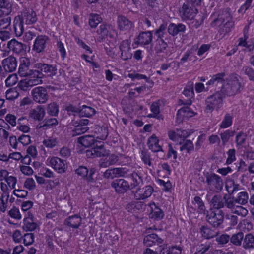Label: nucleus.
Segmentation results:
<instances>
[{
	"mask_svg": "<svg viewBox=\"0 0 254 254\" xmlns=\"http://www.w3.org/2000/svg\"><path fill=\"white\" fill-rule=\"evenodd\" d=\"M241 83L239 81V77L236 74L230 76L229 78L221 87L220 92L223 94L233 96L239 93L241 91Z\"/></svg>",
	"mask_w": 254,
	"mask_h": 254,
	"instance_id": "obj_1",
	"label": "nucleus"
},
{
	"mask_svg": "<svg viewBox=\"0 0 254 254\" xmlns=\"http://www.w3.org/2000/svg\"><path fill=\"white\" fill-rule=\"evenodd\" d=\"M210 203L214 209L218 211L225 208L232 209L233 201L227 194L223 196L220 194H215L212 197Z\"/></svg>",
	"mask_w": 254,
	"mask_h": 254,
	"instance_id": "obj_2",
	"label": "nucleus"
},
{
	"mask_svg": "<svg viewBox=\"0 0 254 254\" xmlns=\"http://www.w3.org/2000/svg\"><path fill=\"white\" fill-rule=\"evenodd\" d=\"M224 96L220 91H217L208 97L205 100V111L212 112L214 109L218 110L223 104Z\"/></svg>",
	"mask_w": 254,
	"mask_h": 254,
	"instance_id": "obj_3",
	"label": "nucleus"
},
{
	"mask_svg": "<svg viewBox=\"0 0 254 254\" xmlns=\"http://www.w3.org/2000/svg\"><path fill=\"white\" fill-rule=\"evenodd\" d=\"M205 177L206 182L210 190L216 193H219L222 191L223 181L220 176L214 173H207Z\"/></svg>",
	"mask_w": 254,
	"mask_h": 254,
	"instance_id": "obj_4",
	"label": "nucleus"
},
{
	"mask_svg": "<svg viewBox=\"0 0 254 254\" xmlns=\"http://www.w3.org/2000/svg\"><path fill=\"white\" fill-rule=\"evenodd\" d=\"M224 212L223 210H214L210 209L207 211L206 220L214 228H218L224 221Z\"/></svg>",
	"mask_w": 254,
	"mask_h": 254,
	"instance_id": "obj_5",
	"label": "nucleus"
},
{
	"mask_svg": "<svg viewBox=\"0 0 254 254\" xmlns=\"http://www.w3.org/2000/svg\"><path fill=\"white\" fill-rule=\"evenodd\" d=\"M34 67L41 70L43 77H53L57 73V66L55 64L38 63L34 64Z\"/></svg>",
	"mask_w": 254,
	"mask_h": 254,
	"instance_id": "obj_6",
	"label": "nucleus"
},
{
	"mask_svg": "<svg viewBox=\"0 0 254 254\" xmlns=\"http://www.w3.org/2000/svg\"><path fill=\"white\" fill-rule=\"evenodd\" d=\"M229 10V8H226L221 9L218 12L217 15L221 19L222 21L224 22L225 21H226V22L220 28L221 32L223 34L230 32L231 28L233 26V23L230 21L231 17Z\"/></svg>",
	"mask_w": 254,
	"mask_h": 254,
	"instance_id": "obj_7",
	"label": "nucleus"
},
{
	"mask_svg": "<svg viewBox=\"0 0 254 254\" xmlns=\"http://www.w3.org/2000/svg\"><path fill=\"white\" fill-rule=\"evenodd\" d=\"M33 99L37 103H45L49 99L48 92L46 88L42 86L35 87L31 92Z\"/></svg>",
	"mask_w": 254,
	"mask_h": 254,
	"instance_id": "obj_8",
	"label": "nucleus"
},
{
	"mask_svg": "<svg viewBox=\"0 0 254 254\" xmlns=\"http://www.w3.org/2000/svg\"><path fill=\"white\" fill-rule=\"evenodd\" d=\"M98 143H96V145H93L94 147L90 149L86 150V154L88 158L106 157L109 155V151L105 148L104 145H98Z\"/></svg>",
	"mask_w": 254,
	"mask_h": 254,
	"instance_id": "obj_9",
	"label": "nucleus"
},
{
	"mask_svg": "<svg viewBox=\"0 0 254 254\" xmlns=\"http://www.w3.org/2000/svg\"><path fill=\"white\" fill-rule=\"evenodd\" d=\"M111 185L118 194H124L130 189L129 183L123 179H117L113 181Z\"/></svg>",
	"mask_w": 254,
	"mask_h": 254,
	"instance_id": "obj_10",
	"label": "nucleus"
},
{
	"mask_svg": "<svg viewBox=\"0 0 254 254\" xmlns=\"http://www.w3.org/2000/svg\"><path fill=\"white\" fill-rule=\"evenodd\" d=\"M18 17L26 25H32L37 20L36 12L31 8L25 9Z\"/></svg>",
	"mask_w": 254,
	"mask_h": 254,
	"instance_id": "obj_11",
	"label": "nucleus"
},
{
	"mask_svg": "<svg viewBox=\"0 0 254 254\" xmlns=\"http://www.w3.org/2000/svg\"><path fill=\"white\" fill-rule=\"evenodd\" d=\"M154 191V188L151 185L139 187L134 192V197L136 200H144L151 196Z\"/></svg>",
	"mask_w": 254,
	"mask_h": 254,
	"instance_id": "obj_12",
	"label": "nucleus"
},
{
	"mask_svg": "<svg viewBox=\"0 0 254 254\" xmlns=\"http://www.w3.org/2000/svg\"><path fill=\"white\" fill-rule=\"evenodd\" d=\"M96 172L95 168H91L89 170L85 166H80L75 170V173L82 178L88 182H94L93 175Z\"/></svg>",
	"mask_w": 254,
	"mask_h": 254,
	"instance_id": "obj_13",
	"label": "nucleus"
},
{
	"mask_svg": "<svg viewBox=\"0 0 254 254\" xmlns=\"http://www.w3.org/2000/svg\"><path fill=\"white\" fill-rule=\"evenodd\" d=\"M194 6L184 3L180 12L181 16L184 20L192 19L197 13V9Z\"/></svg>",
	"mask_w": 254,
	"mask_h": 254,
	"instance_id": "obj_14",
	"label": "nucleus"
},
{
	"mask_svg": "<svg viewBox=\"0 0 254 254\" xmlns=\"http://www.w3.org/2000/svg\"><path fill=\"white\" fill-rule=\"evenodd\" d=\"M183 95L188 99L187 100L180 99L179 101V104L185 105H191L192 103L191 98L194 96L193 83L190 82L188 83L183 92Z\"/></svg>",
	"mask_w": 254,
	"mask_h": 254,
	"instance_id": "obj_15",
	"label": "nucleus"
},
{
	"mask_svg": "<svg viewBox=\"0 0 254 254\" xmlns=\"http://www.w3.org/2000/svg\"><path fill=\"white\" fill-rule=\"evenodd\" d=\"M49 41V38L47 36L38 35L35 40L33 50L38 53L44 51Z\"/></svg>",
	"mask_w": 254,
	"mask_h": 254,
	"instance_id": "obj_16",
	"label": "nucleus"
},
{
	"mask_svg": "<svg viewBox=\"0 0 254 254\" xmlns=\"http://www.w3.org/2000/svg\"><path fill=\"white\" fill-rule=\"evenodd\" d=\"M3 68L6 72H12L16 70L17 61L15 57L9 56L2 61Z\"/></svg>",
	"mask_w": 254,
	"mask_h": 254,
	"instance_id": "obj_17",
	"label": "nucleus"
},
{
	"mask_svg": "<svg viewBox=\"0 0 254 254\" xmlns=\"http://www.w3.org/2000/svg\"><path fill=\"white\" fill-rule=\"evenodd\" d=\"M7 47L10 51L16 54H20L24 52L27 48L25 44L19 42L15 39H12L8 42Z\"/></svg>",
	"mask_w": 254,
	"mask_h": 254,
	"instance_id": "obj_18",
	"label": "nucleus"
},
{
	"mask_svg": "<svg viewBox=\"0 0 254 254\" xmlns=\"http://www.w3.org/2000/svg\"><path fill=\"white\" fill-rule=\"evenodd\" d=\"M49 163L52 167L59 173L65 172L67 168V166L64 163V161L58 157H51Z\"/></svg>",
	"mask_w": 254,
	"mask_h": 254,
	"instance_id": "obj_19",
	"label": "nucleus"
},
{
	"mask_svg": "<svg viewBox=\"0 0 254 254\" xmlns=\"http://www.w3.org/2000/svg\"><path fill=\"white\" fill-rule=\"evenodd\" d=\"M159 140L158 138L155 135L152 134L147 140V145L150 150L154 152H161L162 157L164 156V151L163 150L161 145L159 144Z\"/></svg>",
	"mask_w": 254,
	"mask_h": 254,
	"instance_id": "obj_20",
	"label": "nucleus"
},
{
	"mask_svg": "<svg viewBox=\"0 0 254 254\" xmlns=\"http://www.w3.org/2000/svg\"><path fill=\"white\" fill-rule=\"evenodd\" d=\"M117 23L118 29L122 31L128 30L133 26V23L129 19L122 15L118 16Z\"/></svg>",
	"mask_w": 254,
	"mask_h": 254,
	"instance_id": "obj_21",
	"label": "nucleus"
},
{
	"mask_svg": "<svg viewBox=\"0 0 254 254\" xmlns=\"http://www.w3.org/2000/svg\"><path fill=\"white\" fill-rule=\"evenodd\" d=\"M225 76L224 72H221L214 75L207 82L206 85L212 87H218V88L223 86L224 84V78Z\"/></svg>",
	"mask_w": 254,
	"mask_h": 254,
	"instance_id": "obj_22",
	"label": "nucleus"
},
{
	"mask_svg": "<svg viewBox=\"0 0 254 254\" xmlns=\"http://www.w3.org/2000/svg\"><path fill=\"white\" fill-rule=\"evenodd\" d=\"M195 114L188 106L183 107L178 110L176 115V120L178 123H180L184 118H190Z\"/></svg>",
	"mask_w": 254,
	"mask_h": 254,
	"instance_id": "obj_23",
	"label": "nucleus"
},
{
	"mask_svg": "<svg viewBox=\"0 0 254 254\" xmlns=\"http://www.w3.org/2000/svg\"><path fill=\"white\" fill-rule=\"evenodd\" d=\"M119 157L115 154L107 155L105 158H102L99 162V166L101 168H106L118 163Z\"/></svg>",
	"mask_w": 254,
	"mask_h": 254,
	"instance_id": "obj_24",
	"label": "nucleus"
},
{
	"mask_svg": "<svg viewBox=\"0 0 254 254\" xmlns=\"http://www.w3.org/2000/svg\"><path fill=\"white\" fill-rule=\"evenodd\" d=\"M186 30V26L181 23L177 24L171 23L169 24L167 29L168 33L172 36L184 33Z\"/></svg>",
	"mask_w": 254,
	"mask_h": 254,
	"instance_id": "obj_25",
	"label": "nucleus"
},
{
	"mask_svg": "<svg viewBox=\"0 0 254 254\" xmlns=\"http://www.w3.org/2000/svg\"><path fill=\"white\" fill-rule=\"evenodd\" d=\"M130 47L127 41H123L120 46L121 58L124 61L131 59L132 54L130 52Z\"/></svg>",
	"mask_w": 254,
	"mask_h": 254,
	"instance_id": "obj_26",
	"label": "nucleus"
},
{
	"mask_svg": "<svg viewBox=\"0 0 254 254\" xmlns=\"http://www.w3.org/2000/svg\"><path fill=\"white\" fill-rule=\"evenodd\" d=\"M143 243L146 247H151L157 244L159 245L163 243V240L154 233L146 235L143 239Z\"/></svg>",
	"mask_w": 254,
	"mask_h": 254,
	"instance_id": "obj_27",
	"label": "nucleus"
},
{
	"mask_svg": "<svg viewBox=\"0 0 254 254\" xmlns=\"http://www.w3.org/2000/svg\"><path fill=\"white\" fill-rule=\"evenodd\" d=\"M97 32L101 35L102 38H105L107 36L113 38L114 33L116 34V30L113 29L111 25L109 24H101L100 29L97 31Z\"/></svg>",
	"mask_w": 254,
	"mask_h": 254,
	"instance_id": "obj_28",
	"label": "nucleus"
},
{
	"mask_svg": "<svg viewBox=\"0 0 254 254\" xmlns=\"http://www.w3.org/2000/svg\"><path fill=\"white\" fill-rule=\"evenodd\" d=\"M30 62L28 58H24L20 61V64L18 68V73L21 77H27L28 73L30 72Z\"/></svg>",
	"mask_w": 254,
	"mask_h": 254,
	"instance_id": "obj_29",
	"label": "nucleus"
},
{
	"mask_svg": "<svg viewBox=\"0 0 254 254\" xmlns=\"http://www.w3.org/2000/svg\"><path fill=\"white\" fill-rule=\"evenodd\" d=\"M82 218L78 215H74L68 217L64 220V224L73 228H78L81 225Z\"/></svg>",
	"mask_w": 254,
	"mask_h": 254,
	"instance_id": "obj_30",
	"label": "nucleus"
},
{
	"mask_svg": "<svg viewBox=\"0 0 254 254\" xmlns=\"http://www.w3.org/2000/svg\"><path fill=\"white\" fill-rule=\"evenodd\" d=\"M45 114L44 108L41 105L37 106L36 108L30 110L29 113L30 117L36 120H42Z\"/></svg>",
	"mask_w": 254,
	"mask_h": 254,
	"instance_id": "obj_31",
	"label": "nucleus"
},
{
	"mask_svg": "<svg viewBox=\"0 0 254 254\" xmlns=\"http://www.w3.org/2000/svg\"><path fill=\"white\" fill-rule=\"evenodd\" d=\"M200 232L202 237L206 239H210L216 237L218 232L215 229H212L208 226L203 225L200 228Z\"/></svg>",
	"mask_w": 254,
	"mask_h": 254,
	"instance_id": "obj_32",
	"label": "nucleus"
},
{
	"mask_svg": "<svg viewBox=\"0 0 254 254\" xmlns=\"http://www.w3.org/2000/svg\"><path fill=\"white\" fill-rule=\"evenodd\" d=\"M78 142L85 147H89L94 145L95 143H101V142L95 139L92 135H85L78 138Z\"/></svg>",
	"mask_w": 254,
	"mask_h": 254,
	"instance_id": "obj_33",
	"label": "nucleus"
},
{
	"mask_svg": "<svg viewBox=\"0 0 254 254\" xmlns=\"http://www.w3.org/2000/svg\"><path fill=\"white\" fill-rule=\"evenodd\" d=\"M151 212L149 214V217L154 220L159 221L163 219L164 216L163 211L153 202L150 204Z\"/></svg>",
	"mask_w": 254,
	"mask_h": 254,
	"instance_id": "obj_34",
	"label": "nucleus"
},
{
	"mask_svg": "<svg viewBox=\"0 0 254 254\" xmlns=\"http://www.w3.org/2000/svg\"><path fill=\"white\" fill-rule=\"evenodd\" d=\"M27 77H29L30 80L34 84L38 85L42 83V79L43 78V74L40 70L38 69H31L30 72L28 73Z\"/></svg>",
	"mask_w": 254,
	"mask_h": 254,
	"instance_id": "obj_35",
	"label": "nucleus"
},
{
	"mask_svg": "<svg viewBox=\"0 0 254 254\" xmlns=\"http://www.w3.org/2000/svg\"><path fill=\"white\" fill-rule=\"evenodd\" d=\"M145 204L141 201H132L127 204L126 206L127 210L131 213H134L139 210H144Z\"/></svg>",
	"mask_w": 254,
	"mask_h": 254,
	"instance_id": "obj_36",
	"label": "nucleus"
},
{
	"mask_svg": "<svg viewBox=\"0 0 254 254\" xmlns=\"http://www.w3.org/2000/svg\"><path fill=\"white\" fill-rule=\"evenodd\" d=\"M130 174L129 175V177L130 178L132 182L130 185L131 188H134L139 185L140 183H142V178L139 173L136 172L133 169L130 172Z\"/></svg>",
	"mask_w": 254,
	"mask_h": 254,
	"instance_id": "obj_37",
	"label": "nucleus"
},
{
	"mask_svg": "<svg viewBox=\"0 0 254 254\" xmlns=\"http://www.w3.org/2000/svg\"><path fill=\"white\" fill-rule=\"evenodd\" d=\"M137 39L138 43L142 45H147L152 41V33L150 31L142 32L139 34Z\"/></svg>",
	"mask_w": 254,
	"mask_h": 254,
	"instance_id": "obj_38",
	"label": "nucleus"
},
{
	"mask_svg": "<svg viewBox=\"0 0 254 254\" xmlns=\"http://www.w3.org/2000/svg\"><path fill=\"white\" fill-rule=\"evenodd\" d=\"M23 22L18 16L16 17L13 22V30L16 36L19 37L23 33Z\"/></svg>",
	"mask_w": 254,
	"mask_h": 254,
	"instance_id": "obj_39",
	"label": "nucleus"
},
{
	"mask_svg": "<svg viewBox=\"0 0 254 254\" xmlns=\"http://www.w3.org/2000/svg\"><path fill=\"white\" fill-rule=\"evenodd\" d=\"M230 198L233 201V205L232 209L234 208L235 204L244 205L247 203L248 199V193L246 192H241L239 193L237 198H235L230 196Z\"/></svg>",
	"mask_w": 254,
	"mask_h": 254,
	"instance_id": "obj_40",
	"label": "nucleus"
},
{
	"mask_svg": "<svg viewBox=\"0 0 254 254\" xmlns=\"http://www.w3.org/2000/svg\"><path fill=\"white\" fill-rule=\"evenodd\" d=\"M240 185L236 183L234 180L229 179L227 180L225 184V188L229 193V195H232L234 192L239 190Z\"/></svg>",
	"mask_w": 254,
	"mask_h": 254,
	"instance_id": "obj_41",
	"label": "nucleus"
},
{
	"mask_svg": "<svg viewBox=\"0 0 254 254\" xmlns=\"http://www.w3.org/2000/svg\"><path fill=\"white\" fill-rule=\"evenodd\" d=\"M95 132L97 134L96 138L104 140L108 136V129L105 126H97L95 128Z\"/></svg>",
	"mask_w": 254,
	"mask_h": 254,
	"instance_id": "obj_42",
	"label": "nucleus"
},
{
	"mask_svg": "<svg viewBox=\"0 0 254 254\" xmlns=\"http://www.w3.org/2000/svg\"><path fill=\"white\" fill-rule=\"evenodd\" d=\"M96 113L95 110L89 106L83 105L79 110V116L81 117H91Z\"/></svg>",
	"mask_w": 254,
	"mask_h": 254,
	"instance_id": "obj_43",
	"label": "nucleus"
},
{
	"mask_svg": "<svg viewBox=\"0 0 254 254\" xmlns=\"http://www.w3.org/2000/svg\"><path fill=\"white\" fill-rule=\"evenodd\" d=\"M243 247L245 249L254 248V236L252 234H248L245 236Z\"/></svg>",
	"mask_w": 254,
	"mask_h": 254,
	"instance_id": "obj_44",
	"label": "nucleus"
},
{
	"mask_svg": "<svg viewBox=\"0 0 254 254\" xmlns=\"http://www.w3.org/2000/svg\"><path fill=\"white\" fill-rule=\"evenodd\" d=\"M11 18L8 15L0 16V29H5L11 30Z\"/></svg>",
	"mask_w": 254,
	"mask_h": 254,
	"instance_id": "obj_45",
	"label": "nucleus"
},
{
	"mask_svg": "<svg viewBox=\"0 0 254 254\" xmlns=\"http://www.w3.org/2000/svg\"><path fill=\"white\" fill-rule=\"evenodd\" d=\"M118 178L124 177L128 178L129 175L130 174V172L132 169V167L130 166L125 167H118L116 168Z\"/></svg>",
	"mask_w": 254,
	"mask_h": 254,
	"instance_id": "obj_46",
	"label": "nucleus"
},
{
	"mask_svg": "<svg viewBox=\"0 0 254 254\" xmlns=\"http://www.w3.org/2000/svg\"><path fill=\"white\" fill-rule=\"evenodd\" d=\"M154 47V50L157 54L163 53L168 47V44L163 39H157Z\"/></svg>",
	"mask_w": 254,
	"mask_h": 254,
	"instance_id": "obj_47",
	"label": "nucleus"
},
{
	"mask_svg": "<svg viewBox=\"0 0 254 254\" xmlns=\"http://www.w3.org/2000/svg\"><path fill=\"white\" fill-rule=\"evenodd\" d=\"M0 8L3 14L9 15L12 11V4L8 0H0Z\"/></svg>",
	"mask_w": 254,
	"mask_h": 254,
	"instance_id": "obj_48",
	"label": "nucleus"
},
{
	"mask_svg": "<svg viewBox=\"0 0 254 254\" xmlns=\"http://www.w3.org/2000/svg\"><path fill=\"white\" fill-rule=\"evenodd\" d=\"M101 21L102 18L99 15L91 13L89 15L88 24L91 28H96Z\"/></svg>",
	"mask_w": 254,
	"mask_h": 254,
	"instance_id": "obj_49",
	"label": "nucleus"
},
{
	"mask_svg": "<svg viewBox=\"0 0 254 254\" xmlns=\"http://www.w3.org/2000/svg\"><path fill=\"white\" fill-rule=\"evenodd\" d=\"M193 52L192 50H188L184 54L182 58L181 59L180 61L178 64V66L180 65H183L185 63H186L188 60L190 61L193 60V61H195L197 59L196 56H193L192 55Z\"/></svg>",
	"mask_w": 254,
	"mask_h": 254,
	"instance_id": "obj_50",
	"label": "nucleus"
},
{
	"mask_svg": "<svg viewBox=\"0 0 254 254\" xmlns=\"http://www.w3.org/2000/svg\"><path fill=\"white\" fill-rule=\"evenodd\" d=\"M235 131L228 129L220 134L223 146L226 144V143L229 141L230 138L233 137L235 135Z\"/></svg>",
	"mask_w": 254,
	"mask_h": 254,
	"instance_id": "obj_51",
	"label": "nucleus"
},
{
	"mask_svg": "<svg viewBox=\"0 0 254 254\" xmlns=\"http://www.w3.org/2000/svg\"><path fill=\"white\" fill-rule=\"evenodd\" d=\"M75 127L71 131L72 137H74L84 133L89 130L88 127H83L77 125H73Z\"/></svg>",
	"mask_w": 254,
	"mask_h": 254,
	"instance_id": "obj_52",
	"label": "nucleus"
},
{
	"mask_svg": "<svg viewBox=\"0 0 254 254\" xmlns=\"http://www.w3.org/2000/svg\"><path fill=\"white\" fill-rule=\"evenodd\" d=\"M244 238L243 233L239 232L236 234L232 235L231 237H230V242L235 246H239L241 245L242 241Z\"/></svg>",
	"mask_w": 254,
	"mask_h": 254,
	"instance_id": "obj_53",
	"label": "nucleus"
},
{
	"mask_svg": "<svg viewBox=\"0 0 254 254\" xmlns=\"http://www.w3.org/2000/svg\"><path fill=\"white\" fill-rule=\"evenodd\" d=\"M35 85L30 80H21L18 83L17 87L23 91L29 90L31 87Z\"/></svg>",
	"mask_w": 254,
	"mask_h": 254,
	"instance_id": "obj_54",
	"label": "nucleus"
},
{
	"mask_svg": "<svg viewBox=\"0 0 254 254\" xmlns=\"http://www.w3.org/2000/svg\"><path fill=\"white\" fill-rule=\"evenodd\" d=\"M47 113L52 116H57L59 113V106L55 102H52L47 105Z\"/></svg>",
	"mask_w": 254,
	"mask_h": 254,
	"instance_id": "obj_55",
	"label": "nucleus"
},
{
	"mask_svg": "<svg viewBox=\"0 0 254 254\" xmlns=\"http://www.w3.org/2000/svg\"><path fill=\"white\" fill-rule=\"evenodd\" d=\"M23 229L25 231H32L35 230L37 225L33 219H24L23 221Z\"/></svg>",
	"mask_w": 254,
	"mask_h": 254,
	"instance_id": "obj_56",
	"label": "nucleus"
},
{
	"mask_svg": "<svg viewBox=\"0 0 254 254\" xmlns=\"http://www.w3.org/2000/svg\"><path fill=\"white\" fill-rule=\"evenodd\" d=\"M194 201L195 204L197 206V212L199 214H205L206 211V207L202 199L199 196H195L194 198Z\"/></svg>",
	"mask_w": 254,
	"mask_h": 254,
	"instance_id": "obj_57",
	"label": "nucleus"
},
{
	"mask_svg": "<svg viewBox=\"0 0 254 254\" xmlns=\"http://www.w3.org/2000/svg\"><path fill=\"white\" fill-rule=\"evenodd\" d=\"M232 119L233 117L230 114H226L219 126L220 128L224 129L230 127L232 125Z\"/></svg>",
	"mask_w": 254,
	"mask_h": 254,
	"instance_id": "obj_58",
	"label": "nucleus"
},
{
	"mask_svg": "<svg viewBox=\"0 0 254 254\" xmlns=\"http://www.w3.org/2000/svg\"><path fill=\"white\" fill-rule=\"evenodd\" d=\"M58 123V121L56 118H46L43 121V124H39L37 126V128L40 129L45 127H50L53 126L57 125Z\"/></svg>",
	"mask_w": 254,
	"mask_h": 254,
	"instance_id": "obj_59",
	"label": "nucleus"
},
{
	"mask_svg": "<svg viewBox=\"0 0 254 254\" xmlns=\"http://www.w3.org/2000/svg\"><path fill=\"white\" fill-rule=\"evenodd\" d=\"M232 213L236 214L243 217L246 216L248 214V210L244 207L235 204L234 208L230 209Z\"/></svg>",
	"mask_w": 254,
	"mask_h": 254,
	"instance_id": "obj_60",
	"label": "nucleus"
},
{
	"mask_svg": "<svg viewBox=\"0 0 254 254\" xmlns=\"http://www.w3.org/2000/svg\"><path fill=\"white\" fill-rule=\"evenodd\" d=\"M194 149V145L192 142L190 140H186L180 147V150L183 151L186 150L188 153H190Z\"/></svg>",
	"mask_w": 254,
	"mask_h": 254,
	"instance_id": "obj_61",
	"label": "nucleus"
},
{
	"mask_svg": "<svg viewBox=\"0 0 254 254\" xmlns=\"http://www.w3.org/2000/svg\"><path fill=\"white\" fill-rule=\"evenodd\" d=\"M247 135L243 131H240L236 136V143L237 146H241L246 142Z\"/></svg>",
	"mask_w": 254,
	"mask_h": 254,
	"instance_id": "obj_62",
	"label": "nucleus"
},
{
	"mask_svg": "<svg viewBox=\"0 0 254 254\" xmlns=\"http://www.w3.org/2000/svg\"><path fill=\"white\" fill-rule=\"evenodd\" d=\"M103 176L104 178L107 179H113L115 178H118L116 168H110L106 170L104 173Z\"/></svg>",
	"mask_w": 254,
	"mask_h": 254,
	"instance_id": "obj_63",
	"label": "nucleus"
},
{
	"mask_svg": "<svg viewBox=\"0 0 254 254\" xmlns=\"http://www.w3.org/2000/svg\"><path fill=\"white\" fill-rule=\"evenodd\" d=\"M242 71L247 75L250 80L254 81V69L251 67L245 66L242 69Z\"/></svg>",
	"mask_w": 254,
	"mask_h": 254,
	"instance_id": "obj_64",
	"label": "nucleus"
}]
</instances>
